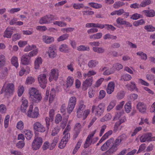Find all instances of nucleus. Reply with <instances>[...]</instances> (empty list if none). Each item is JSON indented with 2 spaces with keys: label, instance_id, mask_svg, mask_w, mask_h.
Here are the masks:
<instances>
[{
  "label": "nucleus",
  "instance_id": "1",
  "mask_svg": "<svg viewBox=\"0 0 155 155\" xmlns=\"http://www.w3.org/2000/svg\"><path fill=\"white\" fill-rule=\"evenodd\" d=\"M28 94L32 103L29 106L27 116L30 117L37 118L39 115V91L37 89L31 87L29 89Z\"/></svg>",
  "mask_w": 155,
  "mask_h": 155
},
{
  "label": "nucleus",
  "instance_id": "2",
  "mask_svg": "<svg viewBox=\"0 0 155 155\" xmlns=\"http://www.w3.org/2000/svg\"><path fill=\"white\" fill-rule=\"evenodd\" d=\"M105 105L104 103L99 104L97 106L94 105L92 106V112L98 117H100L103 114L104 111Z\"/></svg>",
  "mask_w": 155,
  "mask_h": 155
},
{
  "label": "nucleus",
  "instance_id": "3",
  "mask_svg": "<svg viewBox=\"0 0 155 155\" xmlns=\"http://www.w3.org/2000/svg\"><path fill=\"white\" fill-rule=\"evenodd\" d=\"M14 85L12 83H5L3 86L2 91V93L5 92L6 95H10L14 91Z\"/></svg>",
  "mask_w": 155,
  "mask_h": 155
},
{
  "label": "nucleus",
  "instance_id": "4",
  "mask_svg": "<svg viewBox=\"0 0 155 155\" xmlns=\"http://www.w3.org/2000/svg\"><path fill=\"white\" fill-rule=\"evenodd\" d=\"M96 132V130H95L92 132L91 133L87 136L84 144V148H87L89 147L92 143L93 144L95 143V142L94 141V139H92V138L94 136Z\"/></svg>",
  "mask_w": 155,
  "mask_h": 155
},
{
  "label": "nucleus",
  "instance_id": "5",
  "mask_svg": "<svg viewBox=\"0 0 155 155\" xmlns=\"http://www.w3.org/2000/svg\"><path fill=\"white\" fill-rule=\"evenodd\" d=\"M59 76V71L56 68H53L51 70L49 81L51 82L53 80L56 81Z\"/></svg>",
  "mask_w": 155,
  "mask_h": 155
},
{
  "label": "nucleus",
  "instance_id": "6",
  "mask_svg": "<svg viewBox=\"0 0 155 155\" xmlns=\"http://www.w3.org/2000/svg\"><path fill=\"white\" fill-rule=\"evenodd\" d=\"M93 82L92 77H91L86 79L82 84V89L83 90H86L88 87H90L92 84Z\"/></svg>",
  "mask_w": 155,
  "mask_h": 155
},
{
  "label": "nucleus",
  "instance_id": "7",
  "mask_svg": "<svg viewBox=\"0 0 155 155\" xmlns=\"http://www.w3.org/2000/svg\"><path fill=\"white\" fill-rule=\"evenodd\" d=\"M28 106V102L27 100L23 98L21 100V104L20 106V110L23 113H25L27 115V113L28 110H26Z\"/></svg>",
  "mask_w": 155,
  "mask_h": 155
},
{
  "label": "nucleus",
  "instance_id": "8",
  "mask_svg": "<svg viewBox=\"0 0 155 155\" xmlns=\"http://www.w3.org/2000/svg\"><path fill=\"white\" fill-rule=\"evenodd\" d=\"M85 107L86 106L84 104V102L83 101H80L78 104V107L77 111V116L78 117H82V113Z\"/></svg>",
  "mask_w": 155,
  "mask_h": 155
},
{
  "label": "nucleus",
  "instance_id": "9",
  "mask_svg": "<svg viewBox=\"0 0 155 155\" xmlns=\"http://www.w3.org/2000/svg\"><path fill=\"white\" fill-rule=\"evenodd\" d=\"M54 114V109H51L49 111V114L50 118L48 117H46L45 118V121L47 128L48 130L49 126L50 124V122H52L53 120V117Z\"/></svg>",
  "mask_w": 155,
  "mask_h": 155
},
{
  "label": "nucleus",
  "instance_id": "10",
  "mask_svg": "<svg viewBox=\"0 0 155 155\" xmlns=\"http://www.w3.org/2000/svg\"><path fill=\"white\" fill-rule=\"evenodd\" d=\"M39 84L41 87L43 89L45 88L47 83V79L46 75L45 74H41L39 75Z\"/></svg>",
  "mask_w": 155,
  "mask_h": 155
},
{
  "label": "nucleus",
  "instance_id": "11",
  "mask_svg": "<svg viewBox=\"0 0 155 155\" xmlns=\"http://www.w3.org/2000/svg\"><path fill=\"white\" fill-rule=\"evenodd\" d=\"M147 108L146 105L143 102H140L137 105V109L141 113H145Z\"/></svg>",
  "mask_w": 155,
  "mask_h": 155
},
{
  "label": "nucleus",
  "instance_id": "12",
  "mask_svg": "<svg viewBox=\"0 0 155 155\" xmlns=\"http://www.w3.org/2000/svg\"><path fill=\"white\" fill-rule=\"evenodd\" d=\"M30 58L28 54L23 55L21 58V64L25 65L29 64L30 63Z\"/></svg>",
  "mask_w": 155,
  "mask_h": 155
},
{
  "label": "nucleus",
  "instance_id": "13",
  "mask_svg": "<svg viewBox=\"0 0 155 155\" xmlns=\"http://www.w3.org/2000/svg\"><path fill=\"white\" fill-rule=\"evenodd\" d=\"M114 70L112 68L110 70L107 66L102 67L99 69V71L100 72L104 71L103 74L104 75H107L112 74L114 72Z\"/></svg>",
  "mask_w": 155,
  "mask_h": 155
},
{
  "label": "nucleus",
  "instance_id": "14",
  "mask_svg": "<svg viewBox=\"0 0 155 155\" xmlns=\"http://www.w3.org/2000/svg\"><path fill=\"white\" fill-rule=\"evenodd\" d=\"M152 136V134L151 133L144 134L140 137V141L141 142H144L146 141H150V137Z\"/></svg>",
  "mask_w": 155,
  "mask_h": 155
},
{
  "label": "nucleus",
  "instance_id": "15",
  "mask_svg": "<svg viewBox=\"0 0 155 155\" xmlns=\"http://www.w3.org/2000/svg\"><path fill=\"white\" fill-rule=\"evenodd\" d=\"M113 138H110L101 147V150L102 151H105L108 148L109 146L113 142Z\"/></svg>",
  "mask_w": 155,
  "mask_h": 155
},
{
  "label": "nucleus",
  "instance_id": "16",
  "mask_svg": "<svg viewBox=\"0 0 155 155\" xmlns=\"http://www.w3.org/2000/svg\"><path fill=\"white\" fill-rule=\"evenodd\" d=\"M13 30L12 28L8 27L4 32V37L7 38H10L13 34Z\"/></svg>",
  "mask_w": 155,
  "mask_h": 155
},
{
  "label": "nucleus",
  "instance_id": "17",
  "mask_svg": "<svg viewBox=\"0 0 155 155\" xmlns=\"http://www.w3.org/2000/svg\"><path fill=\"white\" fill-rule=\"evenodd\" d=\"M115 87V84L113 81L110 82L107 88V92L109 94H111L114 91Z\"/></svg>",
  "mask_w": 155,
  "mask_h": 155
},
{
  "label": "nucleus",
  "instance_id": "18",
  "mask_svg": "<svg viewBox=\"0 0 155 155\" xmlns=\"http://www.w3.org/2000/svg\"><path fill=\"white\" fill-rule=\"evenodd\" d=\"M31 147L33 150H36L39 148V138L38 137H35L32 142Z\"/></svg>",
  "mask_w": 155,
  "mask_h": 155
},
{
  "label": "nucleus",
  "instance_id": "19",
  "mask_svg": "<svg viewBox=\"0 0 155 155\" xmlns=\"http://www.w3.org/2000/svg\"><path fill=\"white\" fill-rule=\"evenodd\" d=\"M126 86L128 89L130 91H132L135 90L137 91L138 90V89L134 82H131L130 83L127 84Z\"/></svg>",
  "mask_w": 155,
  "mask_h": 155
},
{
  "label": "nucleus",
  "instance_id": "20",
  "mask_svg": "<svg viewBox=\"0 0 155 155\" xmlns=\"http://www.w3.org/2000/svg\"><path fill=\"white\" fill-rule=\"evenodd\" d=\"M118 147L114 144L112 146L105 152V153L107 155H111L117 150Z\"/></svg>",
  "mask_w": 155,
  "mask_h": 155
},
{
  "label": "nucleus",
  "instance_id": "21",
  "mask_svg": "<svg viewBox=\"0 0 155 155\" xmlns=\"http://www.w3.org/2000/svg\"><path fill=\"white\" fill-rule=\"evenodd\" d=\"M42 39L43 41L46 44H50L54 41L53 37L47 35L43 36Z\"/></svg>",
  "mask_w": 155,
  "mask_h": 155
},
{
  "label": "nucleus",
  "instance_id": "22",
  "mask_svg": "<svg viewBox=\"0 0 155 155\" xmlns=\"http://www.w3.org/2000/svg\"><path fill=\"white\" fill-rule=\"evenodd\" d=\"M125 137L126 135L124 134L119 136L116 139L114 144L118 147L120 144L121 141L125 138Z\"/></svg>",
  "mask_w": 155,
  "mask_h": 155
},
{
  "label": "nucleus",
  "instance_id": "23",
  "mask_svg": "<svg viewBox=\"0 0 155 155\" xmlns=\"http://www.w3.org/2000/svg\"><path fill=\"white\" fill-rule=\"evenodd\" d=\"M23 134L27 139L30 140L33 135L32 132L29 130H23Z\"/></svg>",
  "mask_w": 155,
  "mask_h": 155
},
{
  "label": "nucleus",
  "instance_id": "24",
  "mask_svg": "<svg viewBox=\"0 0 155 155\" xmlns=\"http://www.w3.org/2000/svg\"><path fill=\"white\" fill-rule=\"evenodd\" d=\"M143 12L147 17H153L155 16V12L153 10H145Z\"/></svg>",
  "mask_w": 155,
  "mask_h": 155
},
{
  "label": "nucleus",
  "instance_id": "25",
  "mask_svg": "<svg viewBox=\"0 0 155 155\" xmlns=\"http://www.w3.org/2000/svg\"><path fill=\"white\" fill-rule=\"evenodd\" d=\"M66 82L67 87H71L74 83V78L72 77L68 76L67 78Z\"/></svg>",
  "mask_w": 155,
  "mask_h": 155
},
{
  "label": "nucleus",
  "instance_id": "26",
  "mask_svg": "<svg viewBox=\"0 0 155 155\" xmlns=\"http://www.w3.org/2000/svg\"><path fill=\"white\" fill-rule=\"evenodd\" d=\"M48 54L49 57L52 58H55L57 55L53 48L52 47H50L49 48Z\"/></svg>",
  "mask_w": 155,
  "mask_h": 155
},
{
  "label": "nucleus",
  "instance_id": "27",
  "mask_svg": "<svg viewBox=\"0 0 155 155\" xmlns=\"http://www.w3.org/2000/svg\"><path fill=\"white\" fill-rule=\"evenodd\" d=\"M12 64L16 68L19 66L18 58L15 56H13L11 59Z\"/></svg>",
  "mask_w": 155,
  "mask_h": 155
},
{
  "label": "nucleus",
  "instance_id": "28",
  "mask_svg": "<svg viewBox=\"0 0 155 155\" xmlns=\"http://www.w3.org/2000/svg\"><path fill=\"white\" fill-rule=\"evenodd\" d=\"M98 64V62L96 60H92L90 61L88 64L89 68H92L95 67Z\"/></svg>",
  "mask_w": 155,
  "mask_h": 155
},
{
  "label": "nucleus",
  "instance_id": "29",
  "mask_svg": "<svg viewBox=\"0 0 155 155\" xmlns=\"http://www.w3.org/2000/svg\"><path fill=\"white\" fill-rule=\"evenodd\" d=\"M59 139V136H57L54 138L52 143H51V146L49 147V149L50 150H52L54 148L57 143Z\"/></svg>",
  "mask_w": 155,
  "mask_h": 155
},
{
  "label": "nucleus",
  "instance_id": "30",
  "mask_svg": "<svg viewBox=\"0 0 155 155\" xmlns=\"http://www.w3.org/2000/svg\"><path fill=\"white\" fill-rule=\"evenodd\" d=\"M59 51L62 52L66 53L69 50V48L67 45L65 44H62L59 47Z\"/></svg>",
  "mask_w": 155,
  "mask_h": 155
},
{
  "label": "nucleus",
  "instance_id": "31",
  "mask_svg": "<svg viewBox=\"0 0 155 155\" xmlns=\"http://www.w3.org/2000/svg\"><path fill=\"white\" fill-rule=\"evenodd\" d=\"M55 90L54 88H52L51 90L50 96L49 100V104L51 103L54 100V97H55Z\"/></svg>",
  "mask_w": 155,
  "mask_h": 155
},
{
  "label": "nucleus",
  "instance_id": "32",
  "mask_svg": "<svg viewBox=\"0 0 155 155\" xmlns=\"http://www.w3.org/2000/svg\"><path fill=\"white\" fill-rule=\"evenodd\" d=\"M112 116L109 113L106 114L103 117L101 118L100 121L101 122H104L105 121L109 120L111 119Z\"/></svg>",
  "mask_w": 155,
  "mask_h": 155
},
{
  "label": "nucleus",
  "instance_id": "33",
  "mask_svg": "<svg viewBox=\"0 0 155 155\" xmlns=\"http://www.w3.org/2000/svg\"><path fill=\"white\" fill-rule=\"evenodd\" d=\"M116 101L115 100H113L110 102L107 107V111H110L115 107L116 104Z\"/></svg>",
  "mask_w": 155,
  "mask_h": 155
},
{
  "label": "nucleus",
  "instance_id": "34",
  "mask_svg": "<svg viewBox=\"0 0 155 155\" xmlns=\"http://www.w3.org/2000/svg\"><path fill=\"white\" fill-rule=\"evenodd\" d=\"M77 50L80 51H89L90 50V48L88 46L82 45L78 46L77 47Z\"/></svg>",
  "mask_w": 155,
  "mask_h": 155
},
{
  "label": "nucleus",
  "instance_id": "35",
  "mask_svg": "<svg viewBox=\"0 0 155 155\" xmlns=\"http://www.w3.org/2000/svg\"><path fill=\"white\" fill-rule=\"evenodd\" d=\"M102 34L101 33H98L90 36V38L94 39H99L101 38L102 37Z\"/></svg>",
  "mask_w": 155,
  "mask_h": 155
},
{
  "label": "nucleus",
  "instance_id": "36",
  "mask_svg": "<svg viewBox=\"0 0 155 155\" xmlns=\"http://www.w3.org/2000/svg\"><path fill=\"white\" fill-rule=\"evenodd\" d=\"M88 5L91 7L96 9L100 8L102 7V5L101 4L94 2H90L88 3Z\"/></svg>",
  "mask_w": 155,
  "mask_h": 155
},
{
  "label": "nucleus",
  "instance_id": "37",
  "mask_svg": "<svg viewBox=\"0 0 155 155\" xmlns=\"http://www.w3.org/2000/svg\"><path fill=\"white\" fill-rule=\"evenodd\" d=\"M124 108L126 112L127 113H129L131 110V106L130 101L124 105Z\"/></svg>",
  "mask_w": 155,
  "mask_h": 155
},
{
  "label": "nucleus",
  "instance_id": "38",
  "mask_svg": "<svg viewBox=\"0 0 155 155\" xmlns=\"http://www.w3.org/2000/svg\"><path fill=\"white\" fill-rule=\"evenodd\" d=\"M30 71V68L28 67L26 68V69H22L19 73V75L20 76H22L24 74L26 75L28 74Z\"/></svg>",
  "mask_w": 155,
  "mask_h": 155
},
{
  "label": "nucleus",
  "instance_id": "39",
  "mask_svg": "<svg viewBox=\"0 0 155 155\" xmlns=\"http://www.w3.org/2000/svg\"><path fill=\"white\" fill-rule=\"evenodd\" d=\"M137 55L141 57V59L142 60H146L147 59V55L143 52L140 51L137 53Z\"/></svg>",
  "mask_w": 155,
  "mask_h": 155
},
{
  "label": "nucleus",
  "instance_id": "40",
  "mask_svg": "<svg viewBox=\"0 0 155 155\" xmlns=\"http://www.w3.org/2000/svg\"><path fill=\"white\" fill-rule=\"evenodd\" d=\"M103 38L104 40L107 39H116L117 38V37L115 36H114L108 33L105 34Z\"/></svg>",
  "mask_w": 155,
  "mask_h": 155
},
{
  "label": "nucleus",
  "instance_id": "41",
  "mask_svg": "<svg viewBox=\"0 0 155 155\" xmlns=\"http://www.w3.org/2000/svg\"><path fill=\"white\" fill-rule=\"evenodd\" d=\"M24 91V87L22 85L19 86L18 88V94L19 97H21L23 94Z\"/></svg>",
  "mask_w": 155,
  "mask_h": 155
},
{
  "label": "nucleus",
  "instance_id": "42",
  "mask_svg": "<svg viewBox=\"0 0 155 155\" xmlns=\"http://www.w3.org/2000/svg\"><path fill=\"white\" fill-rule=\"evenodd\" d=\"M5 56L2 54L0 55V68L5 65Z\"/></svg>",
  "mask_w": 155,
  "mask_h": 155
},
{
  "label": "nucleus",
  "instance_id": "43",
  "mask_svg": "<svg viewBox=\"0 0 155 155\" xmlns=\"http://www.w3.org/2000/svg\"><path fill=\"white\" fill-rule=\"evenodd\" d=\"M24 127V123L22 121L18 122L16 125L17 128L19 130H22Z\"/></svg>",
  "mask_w": 155,
  "mask_h": 155
},
{
  "label": "nucleus",
  "instance_id": "44",
  "mask_svg": "<svg viewBox=\"0 0 155 155\" xmlns=\"http://www.w3.org/2000/svg\"><path fill=\"white\" fill-rule=\"evenodd\" d=\"M93 50L98 53H102L104 51V49L101 47H93Z\"/></svg>",
  "mask_w": 155,
  "mask_h": 155
},
{
  "label": "nucleus",
  "instance_id": "45",
  "mask_svg": "<svg viewBox=\"0 0 155 155\" xmlns=\"http://www.w3.org/2000/svg\"><path fill=\"white\" fill-rule=\"evenodd\" d=\"M145 23V22L144 20L143 19H141L134 21L133 23V25L135 26H137L140 25H143Z\"/></svg>",
  "mask_w": 155,
  "mask_h": 155
},
{
  "label": "nucleus",
  "instance_id": "46",
  "mask_svg": "<svg viewBox=\"0 0 155 155\" xmlns=\"http://www.w3.org/2000/svg\"><path fill=\"white\" fill-rule=\"evenodd\" d=\"M69 35L68 34H64L60 36L58 38L57 40L58 42L63 41L67 39Z\"/></svg>",
  "mask_w": 155,
  "mask_h": 155
},
{
  "label": "nucleus",
  "instance_id": "47",
  "mask_svg": "<svg viewBox=\"0 0 155 155\" xmlns=\"http://www.w3.org/2000/svg\"><path fill=\"white\" fill-rule=\"evenodd\" d=\"M25 145V142L23 140H21L19 141L17 143L16 146L18 148L21 149L24 147Z\"/></svg>",
  "mask_w": 155,
  "mask_h": 155
},
{
  "label": "nucleus",
  "instance_id": "48",
  "mask_svg": "<svg viewBox=\"0 0 155 155\" xmlns=\"http://www.w3.org/2000/svg\"><path fill=\"white\" fill-rule=\"evenodd\" d=\"M10 117V116L8 115H7L5 117L4 121V127L5 128H7L8 127Z\"/></svg>",
  "mask_w": 155,
  "mask_h": 155
},
{
  "label": "nucleus",
  "instance_id": "49",
  "mask_svg": "<svg viewBox=\"0 0 155 155\" xmlns=\"http://www.w3.org/2000/svg\"><path fill=\"white\" fill-rule=\"evenodd\" d=\"M142 129V128L141 127H138L135 128L133 131L132 132L131 134V136L134 137L140 131H141Z\"/></svg>",
  "mask_w": 155,
  "mask_h": 155
},
{
  "label": "nucleus",
  "instance_id": "50",
  "mask_svg": "<svg viewBox=\"0 0 155 155\" xmlns=\"http://www.w3.org/2000/svg\"><path fill=\"white\" fill-rule=\"evenodd\" d=\"M84 7V5L82 3H74L73 5V8L76 9H80Z\"/></svg>",
  "mask_w": 155,
  "mask_h": 155
},
{
  "label": "nucleus",
  "instance_id": "51",
  "mask_svg": "<svg viewBox=\"0 0 155 155\" xmlns=\"http://www.w3.org/2000/svg\"><path fill=\"white\" fill-rule=\"evenodd\" d=\"M36 47L35 45H32L31 46L28 45H27L24 49V51L25 52L29 51L32 49H35Z\"/></svg>",
  "mask_w": 155,
  "mask_h": 155
},
{
  "label": "nucleus",
  "instance_id": "52",
  "mask_svg": "<svg viewBox=\"0 0 155 155\" xmlns=\"http://www.w3.org/2000/svg\"><path fill=\"white\" fill-rule=\"evenodd\" d=\"M67 142L66 141L62 139L59 144V148L61 149H63L65 147Z\"/></svg>",
  "mask_w": 155,
  "mask_h": 155
},
{
  "label": "nucleus",
  "instance_id": "53",
  "mask_svg": "<svg viewBox=\"0 0 155 155\" xmlns=\"http://www.w3.org/2000/svg\"><path fill=\"white\" fill-rule=\"evenodd\" d=\"M34 130L35 134L37 135L38 134L39 131V123L38 122L35 123L33 125Z\"/></svg>",
  "mask_w": 155,
  "mask_h": 155
},
{
  "label": "nucleus",
  "instance_id": "54",
  "mask_svg": "<svg viewBox=\"0 0 155 155\" xmlns=\"http://www.w3.org/2000/svg\"><path fill=\"white\" fill-rule=\"evenodd\" d=\"M132 78L131 75L129 74H125L123 75L121 77V79L124 81H128Z\"/></svg>",
  "mask_w": 155,
  "mask_h": 155
},
{
  "label": "nucleus",
  "instance_id": "55",
  "mask_svg": "<svg viewBox=\"0 0 155 155\" xmlns=\"http://www.w3.org/2000/svg\"><path fill=\"white\" fill-rule=\"evenodd\" d=\"M21 38V34L16 33L14 34L12 36V40L13 41H15Z\"/></svg>",
  "mask_w": 155,
  "mask_h": 155
},
{
  "label": "nucleus",
  "instance_id": "56",
  "mask_svg": "<svg viewBox=\"0 0 155 155\" xmlns=\"http://www.w3.org/2000/svg\"><path fill=\"white\" fill-rule=\"evenodd\" d=\"M123 67V66L121 64L119 63H116L114 65L113 67H112V68H113L114 70H115V69L119 70L120 69H122Z\"/></svg>",
  "mask_w": 155,
  "mask_h": 155
},
{
  "label": "nucleus",
  "instance_id": "57",
  "mask_svg": "<svg viewBox=\"0 0 155 155\" xmlns=\"http://www.w3.org/2000/svg\"><path fill=\"white\" fill-rule=\"evenodd\" d=\"M63 134L64 135V136H63L62 139L63 140L68 142L70 137V134L69 133H66L65 134H64V132H63Z\"/></svg>",
  "mask_w": 155,
  "mask_h": 155
},
{
  "label": "nucleus",
  "instance_id": "58",
  "mask_svg": "<svg viewBox=\"0 0 155 155\" xmlns=\"http://www.w3.org/2000/svg\"><path fill=\"white\" fill-rule=\"evenodd\" d=\"M151 3V0H146L142 2L140 4V5L141 7H144L147 5H149Z\"/></svg>",
  "mask_w": 155,
  "mask_h": 155
},
{
  "label": "nucleus",
  "instance_id": "59",
  "mask_svg": "<svg viewBox=\"0 0 155 155\" xmlns=\"http://www.w3.org/2000/svg\"><path fill=\"white\" fill-rule=\"evenodd\" d=\"M144 28L148 31H153L155 30V28L151 25L145 26Z\"/></svg>",
  "mask_w": 155,
  "mask_h": 155
},
{
  "label": "nucleus",
  "instance_id": "60",
  "mask_svg": "<svg viewBox=\"0 0 155 155\" xmlns=\"http://www.w3.org/2000/svg\"><path fill=\"white\" fill-rule=\"evenodd\" d=\"M125 5L124 3L122 2H116L114 4V7L115 8H118L119 7Z\"/></svg>",
  "mask_w": 155,
  "mask_h": 155
},
{
  "label": "nucleus",
  "instance_id": "61",
  "mask_svg": "<svg viewBox=\"0 0 155 155\" xmlns=\"http://www.w3.org/2000/svg\"><path fill=\"white\" fill-rule=\"evenodd\" d=\"M28 42L27 41L20 40L18 42V45L20 48H23L27 44Z\"/></svg>",
  "mask_w": 155,
  "mask_h": 155
},
{
  "label": "nucleus",
  "instance_id": "62",
  "mask_svg": "<svg viewBox=\"0 0 155 155\" xmlns=\"http://www.w3.org/2000/svg\"><path fill=\"white\" fill-rule=\"evenodd\" d=\"M90 110L89 109H87L85 110L84 112L82 113V117H83V119L85 120L88 115L90 114Z\"/></svg>",
  "mask_w": 155,
  "mask_h": 155
},
{
  "label": "nucleus",
  "instance_id": "63",
  "mask_svg": "<svg viewBox=\"0 0 155 155\" xmlns=\"http://www.w3.org/2000/svg\"><path fill=\"white\" fill-rule=\"evenodd\" d=\"M126 21L124 20V19L121 17H119L116 20L117 24L119 25H124Z\"/></svg>",
  "mask_w": 155,
  "mask_h": 155
},
{
  "label": "nucleus",
  "instance_id": "64",
  "mask_svg": "<svg viewBox=\"0 0 155 155\" xmlns=\"http://www.w3.org/2000/svg\"><path fill=\"white\" fill-rule=\"evenodd\" d=\"M60 130V129L58 127H55L52 130L51 135L55 136L58 134Z\"/></svg>",
  "mask_w": 155,
  "mask_h": 155
}]
</instances>
